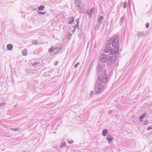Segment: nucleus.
<instances>
[{"label": "nucleus", "instance_id": "obj_1", "mask_svg": "<svg viewBox=\"0 0 152 152\" xmlns=\"http://www.w3.org/2000/svg\"><path fill=\"white\" fill-rule=\"evenodd\" d=\"M106 71L104 69L102 75L98 77L97 80V84L95 85V91L96 93L101 94L105 88L103 84H106L108 82L107 76L106 75Z\"/></svg>", "mask_w": 152, "mask_h": 152}, {"label": "nucleus", "instance_id": "obj_2", "mask_svg": "<svg viewBox=\"0 0 152 152\" xmlns=\"http://www.w3.org/2000/svg\"><path fill=\"white\" fill-rule=\"evenodd\" d=\"M119 40V36L118 35L115 36L113 38L112 37L106 43V46L104 50V52L109 53L110 51L111 52L112 51L113 49L115 51L117 48H118V52L119 47L118 44Z\"/></svg>", "mask_w": 152, "mask_h": 152}, {"label": "nucleus", "instance_id": "obj_3", "mask_svg": "<svg viewBox=\"0 0 152 152\" xmlns=\"http://www.w3.org/2000/svg\"><path fill=\"white\" fill-rule=\"evenodd\" d=\"M113 50L109 54L107 61L106 64L108 66H110L115 62L117 58V55L118 54V48H116V50L115 51Z\"/></svg>", "mask_w": 152, "mask_h": 152}, {"label": "nucleus", "instance_id": "obj_4", "mask_svg": "<svg viewBox=\"0 0 152 152\" xmlns=\"http://www.w3.org/2000/svg\"><path fill=\"white\" fill-rule=\"evenodd\" d=\"M105 66V64L100 63L98 64L97 66V72L98 73H99L102 71L103 68Z\"/></svg>", "mask_w": 152, "mask_h": 152}, {"label": "nucleus", "instance_id": "obj_5", "mask_svg": "<svg viewBox=\"0 0 152 152\" xmlns=\"http://www.w3.org/2000/svg\"><path fill=\"white\" fill-rule=\"evenodd\" d=\"M61 50V48H55L54 47H52L49 49V51L50 53L54 52V53H57L58 52Z\"/></svg>", "mask_w": 152, "mask_h": 152}, {"label": "nucleus", "instance_id": "obj_6", "mask_svg": "<svg viewBox=\"0 0 152 152\" xmlns=\"http://www.w3.org/2000/svg\"><path fill=\"white\" fill-rule=\"evenodd\" d=\"M108 56L104 53L102 54L100 56V59L101 61L103 62H107Z\"/></svg>", "mask_w": 152, "mask_h": 152}, {"label": "nucleus", "instance_id": "obj_7", "mask_svg": "<svg viewBox=\"0 0 152 152\" xmlns=\"http://www.w3.org/2000/svg\"><path fill=\"white\" fill-rule=\"evenodd\" d=\"M94 8H91L90 10H88L87 14L89 18H90L92 17V15L94 12Z\"/></svg>", "mask_w": 152, "mask_h": 152}, {"label": "nucleus", "instance_id": "obj_8", "mask_svg": "<svg viewBox=\"0 0 152 152\" xmlns=\"http://www.w3.org/2000/svg\"><path fill=\"white\" fill-rule=\"evenodd\" d=\"M104 19L103 17L101 16H100L98 19V23L96 25V26L97 27H99L102 24V21Z\"/></svg>", "mask_w": 152, "mask_h": 152}, {"label": "nucleus", "instance_id": "obj_9", "mask_svg": "<svg viewBox=\"0 0 152 152\" xmlns=\"http://www.w3.org/2000/svg\"><path fill=\"white\" fill-rule=\"evenodd\" d=\"M113 137L110 134H108L106 137V140H107L110 143L112 141Z\"/></svg>", "mask_w": 152, "mask_h": 152}, {"label": "nucleus", "instance_id": "obj_10", "mask_svg": "<svg viewBox=\"0 0 152 152\" xmlns=\"http://www.w3.org/2000/svg\"><path fill=\"white\" fill-rule=\"evenodd\" d=\"M137 35L139 37L145 36V34L143 31H138Z\"/></svg>", "mask_w": 152, "mask_h": 152}, {"label": "nucleus", "instance_id": "obj_11", "mask_svg": "<svg viewBox=\"0 0 152 152\" xmlns=\"http://www.w3.org/2000/svg\"><path fill=\"white\" fill-rule=\"evenodd\" d=\"M76 4L77 7L80 9L81 7V2L79 0H77L76 1Z\"/></svg>", "mask_w": 152, "mask_h": 152}, {"label": "nucleus", "instance_id": "obj_12", "mask_svg": "<svg viewBox=\"0 0 152 152\" xmlns=\"http://www.w3.org/2000/svg\"><path fill=\"white\" fill-rule=\"evenodd\" d=\"M7 50H11L13 48V45L12 44H9L7 45Z\"/></svg>", "mask_w": 152, "mask_h": 152}, {"label": "nucleus", "instance_id": "obj_13", "mask_svg": "<svg viewBox=\"0 0 152 152\" xmlns=\"http://www.w3.org/2000/svg\"><path fill=\"white\" fill-rule=\"evenodd\" d=\"M108 132V130L107 129H103L102 131V135L104 136H105L107 135Z\"/></svg>", "mask_w": 152, "mask_h": 152}, {"label": "nucleus", "instance_id": "obj_14", "mask_svg": "<svg viewBox=\"0 0 152 152\" xmlns=\"http://www.w3.org/2000/svg\"><path fill=\"white\" fill-rule=\"evenodd\" d=\"M146 115V114L145 113H144L142 115H140V121H143L142 119L144 118H145V117Z\"/></svg>", "mask_w": 152, "mask_h": 152}, {"label": "nucleus", "instance_id": "obj_15", "mask_svg": "<svg viewBox=\"0 0 152 152\" xmlns=\"http://www.w3.org/2000/svg\"><path fill=\"white\" fill-rule=\"evenodd\" d=\"M74 18L73 17H70L69 18V23L71 24L73 23L74 21Z\"/></svg>", "mask_w": 152, "mask_h": 152}, {"label": "nucleus", "instance_id": "obj_16", "mask_svg": "<svg viewBox=\"0 0 152 152\" xmlns=\"http://www.w3.org/2000/svg\"><path fill=\"white\" fill-rule=\"evenodd\" d=\"M45 8V6L43 5H40L39 7H38V9L39 10H42Z\"/></svg>", "mask_w": 152, "mask_h": 152}, {"label": "nucleus", "instance_id": "obj_17", "mask_svg": "<svg viewBox=\"0 0 152 152\" xmlns=\"http://www.w3.org/2000/svg\"><path fill=\"white\" fill-rule=\"evenodd\" d=\"M38 44V42L37 40L35 41H32V44L34 45H37Z\"/></svg>", "mask_w": 152, "mask_h": 152}, {"label": "nucleus", "instance_id": "obj_18", "mask_svg": "<svg viewBox=\"0 0 152 152\" xmlns=\"http://www.w3.org/2000/svg\"><path fill=\"white\" fill-rule=\"evenodd\" d=\"M66 143L64 142V143H62L61 144V145L60 146V148H62V147H65L66 146Z\"/></svg>", "mask_w": 152, "mask_h": 152}, {"label": "nucleus", "instance_id": "obj_19", "mask_svg": "<svg viewBox=\"0 0 152 152\" xmlns=\"http://www.w3.org/2000/svg\"><path fill=\"white\" fill-rule=\"evenodd\" d=\"M38 13L39 14H41L42 15H44L45 14L46 12V11H44V12H40V11H38Z\"/></svg>", "mask_w": 152, "mask_h": 152}, {"label": "nucleus", "instance_id": "obj_20", "mask_svg": "<svg viewBox=\"0 0 152 152\" xmlns=\"http://www.w3.org/2000/svg\"><path fill=\"white\" fill-rule=\"evenodd\" d=\"M79 28V26H76V24L73 27V29L72 30L73 32H75L76 30V28Z\"/></svg>", "mask_w": 152, "mask_h": 152}, {"label": "nucleus", "instance_id": "obj_21", "mask_svg": "<svg viewBox=\"0 0 152 152\" xmlns=\"http://www.w3.org/2000/svg\"><path fill=\"white\" fill-rule=\"evenodd\" d=\"M76 21L77 22V23L76 24V26H79V22L80 20L79 19L77 18L76 19Z\"/></svg>", "mask_w": 152, "mask_h": 152}, {"label": "nucleus", "instance_id": "obj_22", "mask_svg": "<svg viewBox=\"0 0 152 152\" xmlns=\"http://www.w3.org/2000/svg\"><path fill=\"white\" fill-rule=\"evenodd\" d=\"M23 54L24 56H26L27 55V50L25 49L23 52Z\"/></svg>", "mask_w": 152, "mask_h": 152}, {"label": "nucleus", "instance_id": "obj_23", "mask_svg": "<svg viewBox=\"0 0 152 152\" xmlns=\"http://www.w3.org/2000/svg\"><path fill=\"white\" fill-rule=\"evenodd\" d=\"M5 103H0V107H3L5 106Z\"/></svg>", "mask_w": 152, "mask_h": 152}, {"label": "nucleus", "instance_id": "obj_24", "mask_svg": "<svg viewBox=\"0 0 152 152\" xmlns=\"http://www.w3.org/2000/svg\"><path fill=\"white\" fill-rule=\"evenodd\" d=\"M127 3H126V2H125L123 5V7L125 8H126L127 7Z\"/></svg>", "mask_w": 152, "mask_h": 152}, {"label": "nucleus", "instance_id": "obj_25", "mask_svg": "<svg viewBox=\"0 0 152 152\" xmlns=\"http://www.w3.org/2000/svg\"><path fill=\"white\" fill-rule=\"evenodd\" d=\"M71 35L72 34L70 32H68L66 34V37H69L70 36H71Z\"/></svg>", "mask_w": 152, "mask_h": 152}, {"label": "nucleus", "instance_id": "obj_26", "mask_svg": "<svg viewBox=\"0 0 152 152\" xmlns=\"http://www.w3.org/2000/svg\"><path fill=\"white\" fill-rule=\"evenodd\" d=\"M125 19V16H123L121 18V21H123Z\"/></svg>", "mask_w": 152, "mask_h": 152}, {"label": "nucleus", "instance_id": "obj_27", "mask_svg": "<svg viewBox=\"0 0 152 152\" xmlns=\"http://www.w3.org/2000/svg\"><path fill=\"white\" fill-rule=\"evenodd\" d=\"M37 63L35 62H34V63L32 62L31 63V64L34 66L36 65L37 64Z\"/></svg>", "mask_w": 152, "mask_h": 152}, {"label": "nucleus", "instance_id": "obj_28", "mask_svg": "<svg viewBox=\"0 0 152 152\" xmlns=\"http://www.w3.org/2000/svg\"><path fill=\"white\" fill-rule=\"evenodd\" d=\"M80 63L78 62L75 65V67L77 68L78 66L80 65Z\"/></svg>", "mask_w": 152, "mask_h": 152}, {"label": "nucleus", "instance_id": "obj_29", "mask_svg": "<svg viewBox=\"0 0 152 152\" xmlns=\"http://www.w3.org/2000/svg\"><path fill=\"white\" fill-rule=\"evenodd\" d=\"M152 129V125L149 126L148 128H147V129L148 130H150Z\"/></svg>", "mask_w": 152, "mask_h": 152}, {"label": "nucleus", "instance_id": "obj_30", "mask_svg": "<svg viewBox=\"0 0 152 152\" xmlns=\"http://www.w3.org/2000/svg\"><path fill=\"white\" fill-rule=\"evenodd\" d=\"M148 120H147V121H144V124L145 125H147L148 124Z\"/></svg>", "mask_w": 152, "mask_h": 152}, {"label": "nucleus", "instance_id": "obj_31", "mask_svg": "<svg viewBox=\"0 0 152 152\" xmlns=\"http://www.w3.org/2000/svg\"><path fill=\"white\" fill-rule=\"evenodd\" d=\"M113 112V111L111 110H109V111L108 112V114L110 115Z\"/></svg>", "mask_w": 152, "mask_h": 152}, {"label": "nucleus", "instance_id": "obj_32", "mask_svg": "<svg viewBox=\"0 0 152 152\" xmlns=\"http://www.w3.org/2000/svg\"><path fill=\"white\" fill-rule=\"evenodd\" d=\"M11 129L12 130H14L15 131H16L18 130V128H12Z\"/></svg>", "mask_w": 152, "mask_h": 152}, {"label": "nucleus", "instance_id": "obj_33", "mask_svg": "<svg viewBox=\"0 0 152 152\" xmlns=\"http://www.w3.org/2000/svg\"><path fill=\"white\" fill-rule=\"evenodd\" d=\"M145 26L147 28H148L149 26V24L148 23H147L145 24Z\"/></svg>", "mask_w": 152, "mask_h": 152}, {"label": "nucleus", "instance_id": "obj_34", "mask_svg": "<svg viewBox=\"0 0 152 152\" xmlns=\"http://www.w3.org/2000/svg\"><path fill=\"white\" fill-rule=\"evenodd\" d=\"M94 93V91H91V94H90V95L91 96Z\"/></svg>", "mask_w": 152, "mask_h": 152}, {"label": "nucleus", "instance_id": "obj_35", "mask_svg": "<svg viewBox=\"0 0 152 152\" xmlns=\"http://www.w3.org/2000/svg\"><path fill=\"white\" fill-rule=\"evenodd\" d=\"M73 140H71V141H70V142H68L69 144H72V143H73Z\"/></svg>", "mask_w": 152, "mask_h": 152}, {"label": "nucleus", "instance_id": "obj_36", "mask_svg": "<svg viewBox=\"0 0 152 152\" xmlns=\"http://www.w3.org/2000/svg\"><path fill=\"white\" fill-rule=\"evenodd\" d=\"M58 63V62L56 61V63L55 64V65H57V64Z\"/></svg>", "mask_w": 152, "mask_h": 152}, {"label": "nucleus", "instance_id": "obj_37", "mask_svg": "<svg viewBox=\"0 0 152 152\" xmlns=\"http://www.w3.org/2000/svg\"><path fill=\"white\" fill-rule=\"evenodd\" d=\"M79 11L80 12H81L80 11V10H79Z\"/></svg>", "mask_w": 152, "mask_h": 152}, {"label": "nucleus", "instance_id": "obj_38", "mask_svg": "<svg viewBox=\"0 0 152 152\" xmlns=\"http://www.w3.org/2000/svg\"><path fill=\"white\" fill-rule=\"evenodd\" d=\"M128 1L129 2L130 1V0H128Z\"/></svg>", "mask_w": 152, "mask_h": 152}, {"label": "nucleus", "instance_id": "obj_39", "mask_svg": "<svg viewBox=\"0 0 152 152\" xmlns=\"http://www.w3.org/2000/svg\"><path fill=\"white\" fill-rule=\"evenodd\" d=\"M24 152H26L25 151H24Z\"/></svg>", "mask_w": 152, "mask_h": 152}]
</instances>
